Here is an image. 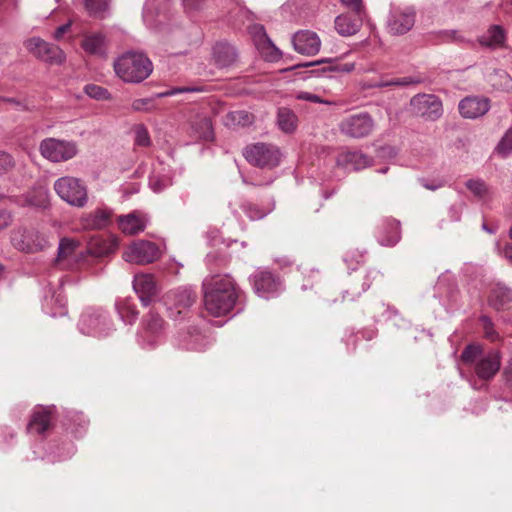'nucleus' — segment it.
I'll use <instances>...</instances> for the list:
<instances>
[{
    "label": "nucleus",
    "instance_id": "nucleus-1",
    "mask_svg": "<svg viewBox=\"0 0 512 512\" xmlns=\"http://www.w3.org/2000/svg\"><path fill=\"white\" fill-rule=\"evenodd\" d=\"M202 289L204 307L214 317L239 314L245 308L246 294L229 274L206 277Z\"/></svg>",
    "mask_w": 512,
    "mask_h": 512
},
{
    "label": "nucleus",
    "instance_id": "nucleus-2",
    "mask_svg": "<svg viewBox=\"0 0 512 512\" xmlns=\"http://www.w3.org/2000/svg\"><path fill=\"white\" fill-rule=\"evenodd\" d=\"M460 359L464 365L473 366L474 375L482 382L491 381L501 367V355L498 350L484 351L482 346L476 343L466 345Z\"/></svg>",
    "mask_w": 512,
    "mask_h": 512
},
{
    "label": "nucleus",
    "instance_id": "nucleus-3",
    "mask_svg": "<svg viewBox=\"0 0 512 512\" xmlns=\"http://www.w3.org/2000/svg\"><path fill=\"white\" fill-rule=\"evenodd\" d=\"M114 70L127 83H140L153 71L150 59L143 53L128 51L114 62Z\"/></svg>",
    "mask_w": 512,
    "mask_h": 512
},
{
    "label": "nucleus",
    "instance_id": "nucleus-4",
    "mask_svg": "<svg viewBox=\"0 0 512 512\" xmlns=\"http://www.w3.org/2000/svg\"><path fill=\"white\" fill-rule=\"evenodd\" d=\"M78 328L82 334L101 338L110 335L114 325L106 310L89 307L81 314Z\"/></svg>",
    "mask_w": 512,
    "mask_h": 512
},
{
    "label": "nucleus",
    "instance_id": "nucleus-5",
    "mask_svg": "<svg viewBox=\"0 0 512 512\" xmlns=\"http://www.w3.org/2000/svg\"><path fill=\"white\" fill-rule=\"evenodd\" d=\"M248 280L254 293L267 300L278 297L285 289L280 275L266 268H258Z\"/></svg>",
    "mask_w": 512,
    "mask_h": 512
},
{
    "label": "nucleus",
    "instance_id": "nucleus-6",
    "mask_svg": "<svg viewBox=\"0 0 512 512\" xmlns=\"http://www.w3.org/2000/svg\"><path fill=\"white\" fill-rule=\"evenodd\" d=\"M57 195L73 207L83 208L88 202V190L85 183L76 177L64 176L54 182Z\"/></svg>",
    "mask_w": 512,
    "mask_h": 512
},
{
    "label": "nucleus",
    "instance_id": "nucleus-7",
    "mask_svg": "<svg viewBox=\"0 0 512 512\" xmlns=\"http://www.w3.org/2000/svg\"><path fill=\"white\" fill-rule=\"evenodd\" d=\"M243 156L248 163L262 169H273L281 162V151L273 145L263 142H257L246 146L243 150Z\"/></svg>",
    "mask_w": 512,
    "mask_h": 512
},
{
    "label": "nucleus",
    "instance_id": "nucleus-8",
    "mask_svg": "<svg viewBox=\"0 0 512 512\" xmlns=\"http://www.w3.org/2000/svg\"><path fill=\"white\" fill-rule=\"evenodd\" d=\"M196 299L197 294L190 287H180L170 291L165 297L168 316L174 320L186 318Z\"/></svg>",
    "mask_w": 512,
    "mask_h": 512
},
{
    "label": "nucleus",
    "instance_id": "nucleus-9",
    "mask_svg": "<svg viewBox=\"0 0 512 512\" xmlns=\"http://www.w3.org/2000/svg\"><path fill=\"white\" fill-rule=\"evenodd\" d=\"M39 151L45 159L59 163L74 158L78 153V148L74 141L49 137L40 142Z\"/></svg>",
    "mask_w": 512,
    "mask_h": 512
},
{
    "label": "nucleus",
    "instance_id": "nucleus-10",
    "mask_svg": "<svg viewBox=\"0 0 512 512\" xmlns=\"http://www.w3.org/2000/svg\"><path fill=\"white\" fill-rule=\"evenodd\" d=\"M11 243L17 250L25 253L42 251L48 246L46 237L32 226L13 230Z\"/></svg>",
    "mask_w": 512,
    "mask_h": 512
},
{
    "label": "nucleus",
    "instance_id": "nucleus-11",
    "mask_svg": "<svg viewBox=\"0 0 512 512\" xmlns=\"http://www.w3.org/2000/svg\"><path fill=\"white\" fill-rule=\"evenodd\" d=\"M165 329V321L154 309H151L141 321L137 341L142 348H153Z\"/></svg>",
    "mask_w": 512,
    "mask_h": 512
},
{
    "label": "nucleus",
    "instance_id": "nucleus-12",
    "mask_svg": "<svg viewBox=\"0 0 512 512\" xmlns=\"http://www.w3.org/2000/svg\"><path fill=\"white\" fill-rule=\"evenodd\" d=\"M383 274L376 269H369L365 273L350 275L347 281V289L343 291V299L354 301L373 285H380Z\"/></svg>",
    "mask_w": 512,
    "mask_h": 512
},
{
    "label": "nucleus",
    "instance_id": "nucleus-13",
    "mask_svg": "<svg viewBox=\"0 0 512 512\" xmlns=\"http://www.w3.org/2000/svg\"><path fill=\"white\" fill-rule=\"evenodd\" d=\"M374 120L368 112L349 115L339 123L342 134L355 139L367 137L374 129Z\"/></svg>",
    "mask_w": 512,
    "mask_h": 512
},
{
    "label": "nucleus",
    "instance_id": "nucleus-14",
    "mask_svg": "<svg viewBox=\"0 0 512 512\" xmlns=\"http://www.w3.org/2000/svg\"><path fill=\"white\" fill-rule=\"evenodd\" d=\"M413 112L428 121H437L443 115L442 100L434 94H417L410 100Z\"/></svg>",
    "mask_w": 512,
    "mask_h": 512
},
{
    "label": "nucleus",
    "instance_id": "nucleus-15",
    "mask_svg": "<svg viewBox=\"0 0 512 512\" xmlns=\"http://www.w3.org/2000/svg\"><path fill=\"white\" fill-rule=\"evenodd\" d=\"M56 415L57 407L55 405H36L27 423V433L44 435L53 427Z\"/></svg>",
    "mask_w": 512,
    "mask_h": 512
},
{
    "label": "nucleus",
    "instance_id": "nucleus-16",
    "mask_svg": "<svg viewBox=\"0 0 512 512\" xmlns=\"http://www.w3.org/2000/svg\"><path fill=\"white\" fill-rule=\"evenodd\" d=\"M416 12L413 7H392L387 18V29L392 35H404L415 24Z\"/></svg>",
    "mask_w": 512,
    "mask_h": 512
},
{
    "label": "nucleus",
    "instance_id": "nucleus-17",
    "mask_svg": "<svg viewBox=\"0 0 512 512\" xmlns=\"http://www.w3.org/2000/svg\"><path fill=\"white\" fill-rule=\"evenodd\" d=\"M313 66H321L317 69H312L308 72L311 76L316 77H332L330 75L331 73H350L355 69L354 63H339L337 59L323 58L317 61L296 64L290 67L288 70H296L298 68H307Z\"/></svg>",
    "mask_w": 512,
    "mask_h": 512
},
{
    "label": "nucleus",
    "instance_id": "nucleus-18",
    "mask_svg": "<svg viewBox=\"0 0 512 512\" xmlns=\"http://www.w3.org/2000/svg\"><path fill=\"white\" fill-rule=\"evenodd\" d=\"M159 257L158 246L151 241L133 242L123 253L125 261L136 264H149Z\"/></svg>",
    "mask_w": 512,
    "mask_h": 512
},
{
    "label": "nucleus",
    "instance_id": "nucleus-19",
    "mask_svg": "<svg viewBox=\"0 0 512 512\" xmlns=\"http://www.w3.org/2000/svg\"><path fill=\"white\" fill-rule=\"evenodd\" d=\"M26 47L37 58L50 64H61L66 58L59 46L48 43L39 37L30 38Z\"/></svg>",
    "mask_w": 512,
    "mask_h": 512
},
{
    "label": "nucleus",
    "instance_id": "nucleus-20",
    "mask_svg": "<svg viewBox=\"0 0 512 512\" xmlns=\"http://www.w3.org/2000/svg\"><path fill=\"white\" fill-rule=\"evenodd\" d=\"M490 100L484 96H466L460 100L458 110L465 119H477L490 110Z\"/></svg>",
    "mask_w": 512,
    "mask_h": 512
},
{
    "label": "nucleus",
    "instance_id": "nucleus-21",
    "mask_svg": "<svg viewBox=\"0 0 512 512\" xmlns=\"http://www.w3.org/2000/svg\"><path fill=\"white\" fill-rule=\"evenodd\" d=\"M375 236L382 246H394L401 239L400 222L394 218H383L376 227Z\"/></svg>",
    "mask_w": 512,
    "mask_h": 512
},
{
    "label": "nucleus",
    "instance_id": "nucleus-22",
    "mask_svg": "<svg viewBox=\"0 0 512 512\" xmlns=\"http://www.w3.org/2000/svg\"><path fill=\"white\" fill-rule=\"evenodd\" d=\"M133 289L145 307L155 300L159 292L155 278L150 274L136 275L133 280Z\"/></svg>",
    "mask_w": 512,
    "mask_h": 512
},
{
    "label": "nucleus",
    "instance_id": "nucleus-23",
    "mask_svg": "<svg viewBox=\"0 0 512 512\" xmlns=\"http://www.w3.org/2000/svg\"><path fill=\"white\" fill-rule=\"evenodd\" d=\"M292 44L295 51L302 55H316L321 47V41L317 33L309 30H300L292 36Z\"/></svg>",
    "mask_w": 512,
    "mask_h": 512
},
{
    "label": "nucleus",
    "instance_id": "nucleus-24",
    "mask_svg": "<svg viewBox=\"0 0 512 512\" xmlns=\"http://www.w3.org/2000/svg\"><path fill=\"white\" fill-rule=\"evenodd\" d=\"M113 210L108 207H98L81 216L80 222L86 230H102L112 223Z\"/></svg>",
    "mask_w": 512,
    "mask_h": 512
},
{
    "label": "nucleus",
    "instance_id": "nucleus-25",
    "mask_svg": "<svg viewBox=\"0 0 512 512\" xmlns=\"http://www.w3.org/2000/svg\"><path fill=\"white\" fill-rule=\"evenodd\" d=\"M366 11L361 14L343 13L335 18L334 25L339 35L348 37L358 33L363 25Z\"/></svg>",
    "mask_w": 512,
    "mask_h": 512
},
{
    "label": "nucleus",
    "instance_id": "nucleus-26",
    "mask_svg": "<svg viewBox=\"0 0 512 512\" xmlns=\"http://www.w3.org/2000/svg\"><path fill=\"white\" fill-rule=\"evenodd\" d=\"M63 428L73 437L79 438L87 431L89 420L83 412L65 410L61 420Z\"/></svg>",
    "mask_w": 512,
    "mask_h": 512
},
{
    "label": "nucleus",
    "instance_id": "nucleus-27",
    "mask_svg": "<svg viewBox=\"0 0 512 512\" xmlns=\"http://www.w3.org/2000/svg\"><path fill=\"white\" fill-rule=\"evenodd\" d=\"M212 58L218 68H228L237 61L238 51L229 42L219 41L212 48Z\"/></svg>",
    "mask_w": 512,
    "mask_h": 512
},
{
    "label": "nucleus",
    "instance_id": "nucleus-28",
    "mask_svg": "<svg viewBox=\"0 0 512 512\" xmlns=\"http://www.w3.org/2000/svg\"><path fill=\"white\" fill-rule=\"evenodd\" d=\"M171 7V0H146L142 10L143 20L148 25L161 22L160 17L166 18Z\"/></svg>",
    "mask_w": 512,
    "mask_h": 512
},
{
    "label": "nucleus",
    "instance_id": "nucleus-29",
    "mask_svg": "<svg viewBox=\"0 0 512 512\" xmlns=\"http://www.w3.org/2000/svg\"><path fill=\"white\" fill-rule=\"evenodd\" d=\"M108 41L102 32H94L83 37L82 49L89 55L105 57Z\"/></svg>",
    "mask_w": 512,
    "mask_h": 512
},
{
    "label": "nucleus",
    "instance_id": "nucleus-30",
    "mask_svg": "<svg viewBox=\"0 0 512 512\" xmlns=\"http://www.w3.org/2000/svg\"><path fill=\"white\" fill-rule=\"evenodd\" d=\"M179 346L189 351H202L206 346L205 337L196 328L178 333Z\"/></svg>",
    "mask_w": 512,
    "mask_h": 512
},
{
    "label": "nucleus",
    "instance_id": "nucleus-31",
    "mask_svg": "<svg viewBox=\"0 0 512 512\" xmlns=\"http://www.w3.org/2000/svg\"><path fill=\"white\" fill-rule=\"evenodd\" d=\"M190 135L196 140L210 142L214 140L212 121L208 117H197L190 123Z\"/></svg>",
    "mask_w": 512,
    "mask_h": 512
},
{
    "label": "nucleus",
    "instance_id": "nucleus-32",
    "mask_svg": "<svg viewBox=\"0 0 512 512\" xmlns=\"http://www.w3.org/2000/svg\"><path fill=\"white\" fill-rule=\"evenodd\" d=\"M348 170L359 171L372 164V159L361 151H348L343 153L338 160Z\"/></svg>",
    "mask_w": 512,
    "mask_h": 512
},
{
    "label": "nucleus",
    "instance_id": "nucleus-33",
    "mask_svg": "<svg viewBox=\"0 0 512 512\" xmlns=\"http://www.w3.org/2000/svg\"><path fill=\"white\" fill-rule=\"evenodd\" d=\"M512 303V290L501 285L491 289L488 296V304L495 310L509 309Z\"/></svg>",
    "mask_w": 512,
    "mask_h": 512
},
{
    "label": "nucleus",
    "instance_id": "nucleus-34",
    "mask_svg": "<svg viewBox=\"0 0 512 512\" xmlns=\"http://www.w3.org/2000/svg\"><path fill=\"white\" fill-rule=\"evenodd\" d=\"M27 206L45 210L50 207V194L47 187L37 186L29 190L24 196Z\"/></svg>",
    "mask_w": 512,
    "mask_h": 512
},
{
    "label": "nucleus",
    "instance_id": "nucleus-35",
    "mask_svg": "<svg viewBox=\"0 0 512 512\" xmlns=\"http://www.w3.org/2000/svg\"><path fill=\"white\" fill-rule=\"evenodd\" d=\"M115 308L124 323L131 325L136 322L139 312L132 298L126 297L116 300Z\"/></svg>",
    "mask_w": 512,
    "mask_h": 512
},
{
    "label": "nucleus",
    "instance_id": "nucleus-36",
    "mask_svg": "<svg viewBox=\"0 0 512 512\" xmlns=\"http://www.w3.org/2000/svg\"><path fill=\"white\" fill-rule=\"evenodd\" d=\"M506 40V32L500 25H491L487 31V35L478 38V42L482 47L495 49L503 46Z\"/></svg>",
    "mask_w": 512,
    "mask_h": 512
},
{
    "label": "nucleus",
    "instance_id": "nucleus-37",
    "mask_svg": "<svg viewBox=\"0 0 512 512\" xmlns=\"http://www.w3.org/2000/svg\"><path fill=\"white\" fill-rule=\"evenodd\" d=\"M117 222L119 229L127 235H136L146 227L144 221L134 212L119 216Z\"/></svg>",
    "mask_w": 512,
    "mask_h": 512
},
{
    "label": "nucleus",
    "instance_id": "nucleus-38",
    "mask_svg": "<svg viewBox=\"0 0 512 512\" xmlns=\"http://www.w3.org/2000/svg\"><path fill=\"white\" fill-rule=\"evenodd\" d=\"M275 203L272 200L266 206H260L251 201L245 200L240 204L243 213L252 221L261 220L273 211Z\"/></svg>",
    "mask_w": 512,
    "mask_h": 512
},
{
    "label": "nucleus",
    "instance_id": "nucleus-39",
    "mask_svg": "<svg viewBox=\"0 0 512 512\" xmlns=\"http://www.w3.org/2000/svg\"><path fill=\"white\" fill-rule=\"evenodd\" d=\"M277 125L284 133H293L298 125V117L292 109L280 107L277 111Z\"/></svg>",
    "mask_w": 512,
    "mask_h": 512
},
{
    "label": "nucleus",
    "instance_id": "nucleus-40",
    "mask_svg": "<svg viewBox=\"0 0 512 512\" xmlns=\"http://www.w3.org/2000/svg\"><path fill=\"white\" fill-rule=\"evenodd\" d=\"M254 36L258 37L259 43H262L264 48L270 49V53L267 54V59L269 61H277L281 58L282 52L279 48H277L271 39L268 37L265 28L263 25H255L254 26Z\"/></svg>",
    "mask_w": 512,
    "mask_h": 512
},
{
    "label": "nucleus",
    "instance_id": "nucleus-41",
    "mask_svg": "<svg viewBox=\"0 0 512 512\" xmlns=\"http://www.w3.org/2000/svg\"><path fill=\"white\" fill-rule=\"evenodd\" d=\"M85 9L89 16L104 19L109 14V0H85Z\"/></svg>",
    "mask_w": 512,
    "mask_h": 512
},
{
    "label": "nucleus",
    "instance_id": "nucleus-42",
    "mask_svg": "<svg viewBox=\"0 0 512 512\" xmlns=\"http://www.w3.org/2000/svg\"><path fill=\"white\" fill-rule=\"evenodd\" d=\"M421 83L420 78L407 76L401 78H392V79H381L379 82L374 84L376 88H385V87H407L411 85H417Z\"/></svg>",
    "mask_w": 512,
    "mask_h": 512
},
{
    "label": "nucleus",
    "instance_id": "nucleus-43",
    "mask_svg": "<svg viewBox=\"0 0 512 512\" xmlns=\"http://www.w3.org/2000/svg\"><path fill=\"white\" fill-rule=\"evenodd\" d=\"M227 124H231L234 126H249L254 121V116L252 113H249L245 110H236L231 111L226 116Z\"/></svg>",
    "mask_w": 512,
    "mask_h": 512
},
{
    "label": "nucleus",
    "instance_id": "nucleus-44",
    "mask_svg": "<svg viewBox=\"0 0 512 512\" xmlns=\"http://www.w3.org/2000/svg\"><path fill=\"white\" fill-rule=\"evenodd\" d=\"M132 131L134 133V145L139 147H149L151 145L150 134L144 124H135Z\"/></svg>",
    "mask_w": 512,
    "mask_h": 512
},
{
    "label": "nucleus",
    "instance_id": "nucleus-45",
    "mask_svg": "<svg viewBox=\"0 0 512 512\" xmlns=\"http://www.w3.org/2000/svg\"><path fill=\"white\" fill-rule=\"evenodd\" d=\"M495 153L502 158H507L512 154V127L505 132L498 142L495 147Z\"/></svg>",
    "mask_w": 512,
    "mask_h": 512
},
{
    "label": "nucleus",
    "instance_id": "nucleus-46",
    "mask_svg": "<svg viewBox=\"0 0 512 512\" xmlns=\"http://www.w3.org/2000/svg\"><path fill=\"white\" fill-rule=\"evenodd\" d=\"M84 92L90 98L98 100V101H104V100L111 99V93L108 91V89H106L102 86L96 85V84L85 85Z\"/></svg>",
    "mask_w": 512,
    "mask_h": 512
},
{
    "label": "nucleus",
    "instance_id": "nucleus-47",
    "mask_svg": "<svg viewBox=\"0 0 512 512\" xmlns=\"http://www.w3.org/2000/svg\"><path fill=\"white\" fill-rule=\"evenodd\" d=\"M76 247L77 243L74 240L68 238L61 239L58 246L57 261H61L67 257L72 256Z\"/></svg>",
    "mask_w": 512,
    "mask_h": 512
},
{
    "label": "nucleus",
    "instance_id": "nucleus-48",
    "mask_svg": "<svg viewBox=\"0 0 512 512\" xmlns=\"http://www.w3.org/2000/svg\"><path fill=\"white\" fill-rule=\"evenodd\" d=\"M465 185L478 198H483L488 193L487 185L481 179H470Z\"/></svg>",
    "mask_w": 512,
    "mask_h": 512
},
{
    "label": "nucleus",
    "instance_id": "nucleus-49",
    "mask_svg": "<svg viewBox=\"0 0 512 512\" xmlns=\"http://www.w3.org/2000/svg\"><path fill=\"white\" fill-rule=\"evenodd\" d=\"M131 107H132L133 111H136V112H150V111L154 110L156 107L155 98L148 97V98L135 99L132 102Z\"/></svg>",
    "mask_w": 512,
    "mask_h": 512
},
{
    "label": "nucleus",
    "instance_id": "nucleus-50",
    "mask_svg": "<svg viewBox=\"0 0 512 512\" xmlns=\"http://www.w3.org/2000/svg\"><path fill=\"white\" fill-rule=\"evenodd\" d=\"M441 42L445 43H464L465 37L458 30H442L438 34Z\"/></svg>",
    "mask_w": 512,
    "mask_h": 512
},
{
    "label": "nucleus",
    "instance_id": "nucleus-51",
    "mask_svg": "<svg viewBox=\"0 0 512 512\" xmlns=\"http://www.w3.org/2000/svg\"><path fill=\"white\" fill-rule=\"evenodd\" d=\"M14 157L5 151H0V176L11 172L15 168Z\"/></svg>",
    "mask_w": 512,
    "mask_h": 512
},
{
    "label": "nucleus",
    "instance_id": "nucleus-52",
    "mask_svg": "<svg viewBox=\"0 0 512 512\" xmlns=\"http://www.w3.org/2000/svg\"><path fill=\"white\" fill-rule=\"evenodd\" d=\"M16 438V432L9 426L0 427V443L3 447L10 446Z\"/></svg>",
    "mask_w": 512,
    "mask_h": 512
},
{
    "label": "nucleus",
    "instance_id": "nucleus-53",
    "mask_svg": "<svg viewBox=\"0 0 512 512\" xmlns=\"http://www.w3.org/2000/svg\"><path fill=\"white\" fill-rule=\"evenodd\" d=\"M168 185V181L158 175H153L149 178V187L156 193L163 191Z\"/></svg>",
    "mask_w": 512,
    "mask_h": 512
},
{
    "label": "nucleus",
    "instance_id": "nucleus-54",
    "mask_svg": "<svg viewBox=\"0 0 512 512\" xmlns=\"http://www.w3.org/2000/svg\"><path fill=\"white\" fill-rule=\"evenodd\" d=\"M53 452L57 454V456L65 458L74 454L75 446L71 441H65L63 442L62 448H56Z\"/></svg>",
    "mask_w": 512,
    "mask_h": 512
},
{
    "label": "nucleus",
    "instance_id": "nucleus-55",
    "mask_svg": "<svg viewBox=\"0 0 512 512\" xmlns=\"http://www.w3.org/2000/svg\"><path fill=\"white\" fill-rule=\"evenodd\" d=\"M341 3L349 8H351L352 12L355 14H361L366 11L363 5L362 0H340Z\"/></svg>",
    "mask_w": 512,
    "mask_h": 512
},
{
    "label": "nucleus",
    "instance_id": "nucleus-56",
    "mask_svg": "<svg viewBox=\"0 0 512 512\" xmlns=\"http://www.w3.org/2000/svg\"><path fill=\"white\" fill-rule=\"evenodd\" d=\"M11 223V213L6 209H0V230L7 228Z\"/></svg>",
    "mask_w": 512,
    "mask_h": 512
},
{
    "label": "nucleus",
    "instance_id": "nucleus-57",
    "mask_svg": "<svg viewBox=\"0 0 512 512\" xmlns=\"http://www.w3.org/2000/svg\"><path fill=\"white\" fill-rule=\"evenodd\" d=\"M206 0H182V3L187 11H195L200 9Z\"/></svg>",
    "mask_w": 512,
    "mask_h": 512
},
{
    "label": "nucleus",
    "instance_id": "nucleus-58",
    "mask_svg": "<svg viewBox=\"0 0 512 512\" xmlns=\"http://www.w3.org/2000/svg\"><path fill=\"white\" fill-rule=\"evenodd\" d=\"M298 99L309 101V102H312V103H323V101L320 98V96H318L316 94L309 93V92H301L298 95Z\"/></svg>",
    "mask_w": 512,
    "mask_h": 512
},
{
    "label": "nucleus",
    "instance_id": "nucleus-59",
    "mask_svg": "<svg viewBox=\"0 0 512 512\" xmlns=\"http://www.w3.org/2000/svg\"><path fill=\"white\" fill-rule=\"evenodd\" d=\"M344 261L346 263H349L350 261H355L356 264H360L364 262V255L359 252L346 253Z\"/></svg>",
    "mask_w": 512,
    "mask_h": 512
},
{
    "label": "nucleus",
    "instance_id": "nucleus-60",
    "mask_svg": "<svg viewBox=\"0 0 512 512\" xmlns=\"http://www.w3.org/2000/svg\"><path fill=\"white\" fill-rule=\"evenodd\" d=\"M196 90L197 89L190 88V87L176 88V89H173V90L165 92V93H158V94H156V98H161V97L168 96V95H174L177 93L193 92Z\"/></svg>",
    "mask_w": 512,
    "mask_h": 512
},
{
    "label": "nucleus",
    "instance_id": "nucleus-61",
    "mask_svg": "<svg viewBox=\"0 0 512 512\" xmlns=\"http://www.w3.org/2000/svg\"><path fill=\"white\" fill-rule=\"evenodd\" d=\"M70 27V21L57 27V29L54 32V38L56 40H60L63 37V35L70 29Z\"/></svg>",
    "mask_w": 512,
    "mask_h": 512
},
{
    "label": "nucleus",
    "instance_id": "nucleus-62",
    "mask_svg": "<svg viewBox=\"0 0 512 512\" xmlns=\"http://www.w3.org/2000/svg\"><path fill=\"white\" fill-rule=\"evenodd\" d=\"M420 181H421V184L423 185V187H425L428 190H432V191H435L438 188L443 186V182L442 181H432V182H429L426 179H421Z\"/></svg>",
    "mask_w": 512,
    "mask_h": 512
},
{
    "label": "nucleus",
    "instance_id": "nucleus-63",
    "mask_svg": "<svg viewBox=\"0 0 512 512\" xmlns=\"http://www.w3.org/2000/svg\"><path fill=\"white\" fill-rule=\"evenodd\" d=\"M55 300V304L60 308V309H63L65 308L66 306V300L65 298L61 295V294H57L55 292H53L52 296H51V300Z\"/></svg>",
    "mask_w": 512,
    "mask_h": 512
},
{
    "label": "nucleus",
    "instance_id": "nucleus-64",
    "mask_svg": "<svg viewBox=\"0 0 512 512\" xmlns=\"http://www.w3.org/2000/svg\"><path fill=\"white\" fill-rule=\"evenodd\" d=\"M1 100L4 102L10 103V104L16 105L17 107H20L21 110L26 109V107L22 104V102L17 100L16 98L3 97V98H1Z\"/></svg>",
    "mask_w": 512,
    "mask_h": 512
}]
</instances>
